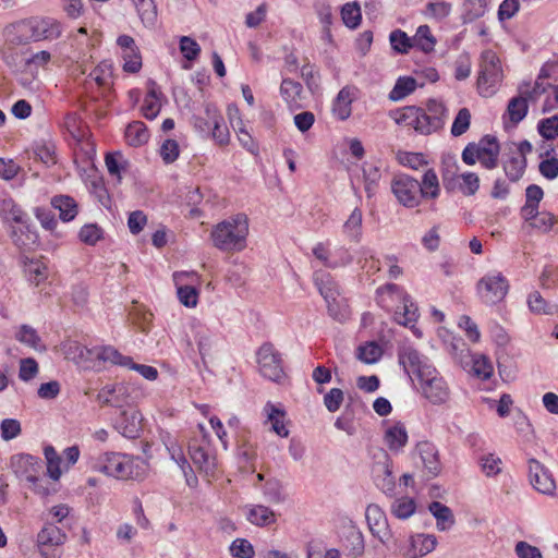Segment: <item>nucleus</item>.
<instances>
[{"label": "nucleus", "mask_w": 558, "mask_h": 558, "mask_svg": "<svg viewBox=\"0 0 558 558\" xmlns=\"http://www.w3.org/2000/svg\"><path fill=\"white\" fill-rule=\"evenodd\" d=\"M97 401L101 405L123 408L130 403L129 387L124 384L106 385L97 393Z\"/></svg>", "instance_id": "nucleus-14"}, {"label": "nucleus", "mask_w": 558, "mask_h": 558, "mask_svg": "<svg viewBox=\"0 0 558 558\" xmlns=\"http://www.w3.org/2000/svg\"><path fill=\"white\" fill-rule=\"evenodd\" d=\"M51 205L54 209L59 210L60 219L63 221H71L77 215V205L70 196H54L51 199Z\"/></svg>", "instance_id": "nucleus-34"}, {"label": "nucleus", "mask_w": 558, "mask_h": 558, "mask_svg": "<svg viewBox=\"0 0 558 558\" xmlns=\"http://www.w3.org/2000/svg\"><path fill=\"white\" fill-rule=\"evenodd\" d=\"M418 86H424V82L418 84L412 76H400L396 81L393 88L390 90L388 98L391 101H400L414 93Z\"/></svg>", "instance_id": "nucleus-29"}, {"label": "nucleus", "mask_w": 558, "mask_h": 558, "mask_svg": "<svg viewBox=\"0 0 558 558\" xmlns=\"http://www.w3.org/2000/svg\"><path fill=\"white\" fill-rule=\"evenodd\" d=\"M28 280L35 286H39L47 279V266L40 260H31L26 266Z\"/></svg>", "instance_id": "nucleus-56"}, {"label": "nucleus", "mask_w": 558, "mask_h": 558, "mask_svg": "<svg viewBox=\"0 0 558 558\" xmlns=\"http://www.w3.org/2000/svg\"><path fill=\"white\" fill-rule=\"evenodd\" d=\"M494 367L490 360L483 354L472 356V373L482 379H488L493 374Z\"/></svg>", "instance_id": "nucleus-52"}, {"label": "nucleus", "mask_w": 558, "mask_h": 558, "mask_svg": "<svg viewBox=\"0 0 558 558\" xmlns=\"http://www.w3.org/2000/svg\"><path fill=\"white\" fill-rule=\"evenodd\" d=\"M482 472L486 476H496L501 472L502 461L499 457L494 453H488L480 459Z\"/></svg>", "instance_id": "nucleus-57"}, {"label": "nucleus", "mask_w": 558, "mask_h": 558, "mask_svg": "<svg viewBox=\"0 0 558 558\" xmlns=\"http://www.w3.org/2000/svg\"><path fill=\"white\" fill-rule=\"evenodd\" d=\"M248 219L244 214L231 216L217 225L210 231L213 245L226 253L241 252L247 245Z\"/></svg>", "instance_id": "nucleus-3"}, {"label": "nucleus", "mask_w": 558, "mask_h": 558, "mask_svg": "<svg viewBox=\"0 0 558 558\" xmlns=\"http://www.w3.org/2000/svg\"><path fill=\"white\" fill-rule=\"evenodd\" d=\"M364 190L368 198L376 194L381 179V166L379 162H365L362 167Z\"/></svg>", "instance_id": "nucleus-28"}, {"label": "nucleus", "mask_w": 558, "mask_h": 558, "mask_svg": "<svg viewBox=\"0 0 558 558\" xmlns=\"http://www.w3.org/2000/svg\"><path fill=\"white\" fill-rule=\"evenodd\" d=\"M44 454L47 461L48 476L53 481H58L62 473L60 469L61 457L52 446H46L44 449Z\"/></svg>", "instance_id": "nucleus-50"}, {"label": "nucleus", "mask_w": 558, "mask_h": 558, "mask_svg": "<svg viewBox=\"0 0 558 558\" xmlns=\"http://www.w3.org/2000/svg\"><path fill=\"white\" fill-rule=\"evenodd\" d=\"M422 198H437L440 192L438 177L433 169H428L421 183Z\"/></svg>", "instance_id": "nucleus-48"}, {"label": "nucleus", "mask_w": 558, "mask_h": 558, "mask_svg": "<svg viewBox=\"0 0 558 558\" xmlns=\"http://www.w3.org/2000/svg\"><path fill=\"white\" fill-rule=\"evenodd\" d=\"M398 359L405 373L417 383L425 377H428L432 371L436 367L432 361L412 345H403L398 351Z\"/></svg>", "instance_id": "nucleus-7"}, {"label": "nucleus", "mask_w": 558, "mask_h": 558, "mask_svg": "<svg viewBox=\"0 0 558 558\" xmlns=\"http://www.w3.org/2000/svg\"><path fill=\"white\" fill-rule=\"evenodd\" d=\"M123 70L129 73H137L142 68V57L138 48L122 52Z\"/></svg>", "instance_id": "nucleus-61"}, {"label": "nucleus", "mask_w": 558, "mask_h": 558, "mask_svg": "<svg viewBox=\"0 0 558 558\" xmlns=\"http://www.w3.org/2000/svg\"><path fill=\"white\" fill-rule=\"evenodd\" d=\"M418 391L430 403L439 405L446 403L450 398V389L447 381L435 368L428 377L425 375L418 381Z\"/></svg>", "instance_id": "nucleus-11"}, {"label": "nucleus", "mask_w": 558, "mask_h": 558, "mask_svg": "<svg viewBox=\"0 0 558 558\" xmlns=\"http://www.w3.org/2000/svg\"><path fill=\"white\" fill-rule=\"evenodd\" d=\"M527 304L532 312L537 314H553L555 305H549L539 292H532L527 298Z\"/></svg>", "instance_id": "nucleus-63"}, {"label": "nucleus", "mask_w": 558, "mask_h": 558, "mask_svg": "<svg viewBox=\"0 0 558 558\" xmlns=\"http://www.w3.org/2000/svg\"><path fill=\"white\" fill-rule=\"evenodd\" d=\"M527 101L521 94L510 99L507 111L513 123H519L525 118L529 109Z\"/></svg>", "instance_id": "nucleus-47"}, {"label": "nucleus", "mask_w": 558, "mask_h": 558, "mask_svg": "<svg viewBox=\"0 0 558 558\" xmlns=\"http://www.w3.org/2000/svg\"><path fill=\"white\" fill-rule=\"evenodd\" d=\"M392 50L399 54H407L413 48L411 37L402 29H395L389 34Z\"/></svg>", "instance_id": "nucleus-45"}, {"label": "nucleus", "mask_w": 558, "mask_h": 558, "mask_svg": "<svg viewBox=\"0 0 558 558\" xmlns=\"http://www.w3.org/2000/svg\"><path fill=\"white\" fill-rule=\"evenodd\" d=\"M246 519L250 523L256 526H269L277 521V515L274 510L264 505H250L246 507Z\"/></svg>", "instance_id": "nucleus-24"}, {"label": "nucleus", "mask_w": 558, "mask_h": 558, "mask_svg": "<svg viewBox=\"0 0 558 558\" xmlns=\"http://www.w3.org/2000/svg\"><path fill=\"white\" fill-rule=\"evenodd\" d=\"M365 518L373 536L384 542V536L387 534V518L381 508L374 504L368 505L365 511Z\"/></svg>", "instance_id": "nucleus-22"}, {"label": "nucleus", "mask_w": 558, "mask_h": 558, "mask_svg": "<svg viewBox=\"0 0 558 558\" xmlns=\"http://www.w3.org/2000/svg\"><path fill=\"white\" fill-rule=\"evenodd\" d=\"M487 9L486 0H465L462 5L464 22H473L482 17Z\"/></svg>", "instance_id": "nucleus-44"}, {"label": "nucleus", "mask_w": 558, "mask_h": 558, "mask_svg": "<svg viewBox=\"0 0 558 558\" xmlns=\"http://www.w3.org/2000/svg\"><path fill=\"white\" fill-rule=\"evenodd\" d=\"M446 116V106L436 99H429L425 109L407 106L391 114L397 124L412 128L421 135H429L441 130L445 125Z\"/></svg>", "instance_id": "nucleus-1"}, {"label": "nucleus", "mask_w": 558, "mask_h": 558, "mask_svg": "<svg viewBox=\"0 0 558 558\" xmlns=\"http://www.w3.org/2000/svg\"><path fill=\"white\" fill-rule=\"evenodd\" d=\"M452 4L446 0H429L424 9V15L428 19L441 21L451 13Z\"/></svg>", "instance_id": "nucleus-42"}, {"label": "nucleus", "mask_w": 558, "mask_h": 558, "mask_svg": "<svg viewBox=\"0 0 558 558\" xmlns=\"http://www.w3.org/2000/svg\"><path fill=\"white\" fill-rule=\"evenodd\" d=\"M65 541L66 534L54 523L47 522L37 534L36 546L44 558H60L58 551Z\"/></svg>", "instance_id": "nucleus-10"}, {"label": "nucleus", "mask_w": 558, "mask_h": 558, "mask_svg": "<svg viewBox=\"0 0 558 558\" xmlns=\"http://www.w3.org/2000/svg\"><path fill=\"white\" fill-rule=\"evenodd\" d=\"M102 236V230L94 223L85 225L78 232L80 240L87 245H95Z\"/></svg>", "instance_id": "nucleus-64"}, {"label": "nucleus", "mask_w": 558, "mask_h": 558, "mask_svg": "<svg viewBox=\"0 0 558 558\" xmlns=\"http://www.w3.org/2000/svg\"><path fill=\"white\" fill-rule=\"evenodd\" d=\"M9 466L17 478L26 482L36 480V475L43 473L40 458L29 453L13 454L10 458Z\"/></svg>", "instance_id": "nucleus-12"}, {"label": "nucleus", "mask_w": 558, "mask_h": 558, "mask_svg": "<svg viewBox=\"0 0 558 558\" xmlns=\"http://www.w3.org/2000/svg\"><path fill=\"white\" fill-rule=\"evenodd\" d=\"M391 192L397 201L407 208H415L421 204V183L408 174H398L392 179Z\"/></svg>", "instance_id": "nucleus-8"}, {"label": "nucleus", "mask_w": 558, "mask_h": 558, "mask_svg": "<svg viewBox=\"0 0 558 558\" xmlns=\"http://www.w3.org/2000/svg\"><path fill=\"white\" fill-rule=\"evenodd\" d=\"M411 43L413 44V48L424 53H429L435 50L437 39L432 34L428 25H420L414 36L411 37Z\"/></svg>", "instance_id": "nucleus-30"}, {"label": "nucleus", "mask_w": 558, "mask_h": 558, "mask_svg": "<svg viewBox=\"0 0 558 558\" xmlns=\"http://www.w3.org/2000/svg\"><path fill=\"white\" fill-rule=\"evenodd\" d=\"M17 43L53 40L61 36V23L52 17H32L15 25Z\"/></svg>", "instance_id": "nucleus-4"}, {"label": "nucleus", "mask_w": 558, "mask_h": 558, "mask_svg": "<svg viewBox=\"0 0 558 558\" xmlns=\"http://www.w3.org/2000/svg\"><path fill=\"white\" fill-rule=\"evenodd\" d=\"M205 113L213 123V128L210 130L213 138L219 145L228 144L230 140V133L227 125L225 124L223 117L217 107L211 104H207L205 106Z\"/></svg>", "instance_id": "nucleus-20"}, {"label": "nucleus", "mask_w": 558, "mask_h": 558, "mask_svg": "<svg viewBox=\"0 0 558 558\" xmlns=\"http://www.w3.org/2000/svg\"><path fill=\"white\" fill-rule=\"evenodd\" d=\"M405 294V291L401 287L395 283H387L376 290V302L380 307L392 311L397 306V303H400L401 300L404 299Z\"/></svg>", "instance_id": "nucleus-19"}, {"label": "nucleus", "mask_w": 558, "mask_h": 558, "mask_svg": "<svg viewBox=\"0 0 558 558\" xmlns=\"http://www.w3.org/2000/svg\"><path fill=\"white\" fill-rule=\"evenodd\" d=\"M471 124V112L468 108H461L451 125V135L454 137L461 136L464 134Z\"/></svg>", "instance_id": "nucleus-55"}, {"label": "nucleus", "mask_w": 558, "mask_h": 558, "mask_svg": "<svg viewBox=\"0 0 558 558\" xmlns=\"http://www.w3.org/2000/svg\"><path fill=\"white\" fill-rule=\"evenodd\" d=\"M428 509L437 520L438 530L445 531L453 524V515L449 507L439 501H433Z\"/></svg>", "instance_id": "nucleus-41"}, {"label": "nucleus", "mask_w": 558, "mask_h": 558, "mask_svg": "<svg viewBox=\"0 0 558 558\" xmlns=\"http://www.w3.org/2000/svg\"><path fill=\"white\" fill-rule=\"evenodd\" d=\"M0 217L4 222L27 225V214L10 197L0 201Z\"/></svg>", "instance_id": "nucleus-25"}, {"label": "nucleus", "mask_w": 558, "mask_h": 558, "mask_svg": "<svg viewBox=\"0 0 558 558\" xmlns=\"http://www.w3.org/2000/svg\"><path fill=\"white\" fill-rule=\"evenodd\" d=\"M415 450L428 473V477H435L440 471L438 452L435 445L429 441H420Z\"/></svg>", "instance_id": "nucleus-21"}, {"label": "nucleus", "mask_w": 558, "mask_h": 558, "mask_svg": "<svg viewBox=\"0 0 558 558\" xmlns=\"http://www.w3.org/2000/svg\"><path fill=\"white\" fill-rule=\"evenodd\" d=\"M383 355L381 348L374 341L361 345L357 350V359L366 364H374Z\"/></svg>", "instance_id": "nucleus-53"}, {"label": "nucleus", "mask_w": 558, "mask_h": 558, "mask_svg": "<svg viewBox=\"0 0 558 558\" xmlns=\"http://www.w3.org/2000/svg\"><path fill=\"white\" fill-rule=\"evenodd\" d=\"M352 90L345 86L338 93L333 105L332 111L340 119L345 120L351 114Z\"/></svg>", "instance_id": "nucleus-37"}, {"label": "nucleus", "mask_w": 558, "mask_h": 558, "mask_svg": "<svg viewBox=\"0 0 558 558\" xmlns=\"http://www.w3.org/2000/svg\"><path fill=\"white\" fill-rule=\"evenodd\" d=\"M343 23L350 28H356L361 23V9L357 3H347L342 11Z\"/></svg>", "instance_id": "nucleus-58"}, {"label": "nucleus", "mask_w": 558, "mask_h": 558, "mask_svg": "<svg viewBox=\"0 0 558 558\" xmlns=\"http://www.w3.org/2000/svg\"><path fill=\"white\" fill-rule=\"evenodd\" d=\"M395 320L402 326L412 327L416 322L417 306L411 301L410 295L405 294L401 300L400 305L395 307Z\"/></svg>", "instance_id": "nucleus-26"}, {"label": "nucleus", "mask_w": 558, "mask_h": 558, "mask_svg": "<svg viewBox=\"0 0 558 558\" xmlns=\"http://www.w3.org/2000/svg\"><path fill=\"white\" fill-rule=\"evenodd\" d=\"M437 545V538L432 534H416L411 536L410 546L404 553L405 558H421L432 553Z\"/></svg>", "instance_id": "nucleus-17"}, {"label": "nucleus", "mask_w": 558, "mask_h": 558, "mask_svg": "<svg viewBox=\"0 0 558 558\" xmlns=\"http://www.w3.org/2000/svg\"><path fill=\"white\" fill-rule=\"evenodd\" d=\"M476 289L483 303L495 305L508 294L509 281L500 271L494 270L478 280Z\"/></svg>", "instance_id": "nucleus-6"}, {"label": "nucleus", "mask_w": 558, "mask_h": 558, "mask_svg": "<svg viewBox=\"0 0 558 558\" xmlns=\"http://www.w3.org/2000/svg\"><path fill=\"white\" fill-rule=\"evenodd\" d=\"M179 44H180V51L186 60L193 61L199 56L201 46L192 37L182 36L180 38Z\"/></svg>", "instance_id": "nucleus-62"}, {"label": "nucleus", "mask_w": 558, "mask_h": 558, "mask_svg": "<svg viewBox=\"0 0 558 558\" xmlns=\"http://www.w3.org/2000/svg\"><path fill=\"white\" fill-rule=\"evenodd\" d=\"M105 163L110 175L121 181V173L126 168V160L120 151L108 153L105 157Z\"/></svg>", "instance_id": "nucleus-49"}, {"label": "nucleus", "mask_w": 558, "mask_h": 558, "mask_svg": "<svg viewBox=\"0 0 558 558\" xmlns=\"http://www.w3.org/2000/svg\"><path fill=\"white\" fill-rule=\"evenodd\" d=\"M363 214L359 207H355L349 218L343 223V233L352 242L359 243L362 239Z\"/></svg>", "instance_id": "nucleus-31"}, {"label": "nucleus", "mask_w": 558, "mask_h": 558, "mask_svg": "<svg viewBox=\"0 0 558 558\" xmlns=\"http://www.w3.org/2000/svg\"><path fill=\"white\" fill-rule=\"evenodd\" d=\"M529 478L531 485L541 494H554L556 484L550 472L535 459L529 460Z\"/></svg>", "instance_id": "nucleus-13"}, {"label": "nucleus", "mask_w": 558, "mask_h": 558, "mask_svg": "<svg viewBox=\"0 0 558 558\" xmlns=\"http://www.w3.org/2000/svg\"><path fill=\"white\" fill-rule=\"evenodd\" d=\"M345 548L348 554L354 558L362 556L364 553V536L355 525H351L347 532Z\"/></svg>", "instance_id": "nucleus-36"}, {"label": "nucleus", "mask_w": 558, "mask_h": 558, "mask_svg": "<svg viewBox=\"0 0 558 558\" xmlns=\"http://www.w3.org/2000/svg\"><path fill=\"white\" fill-rule=\"evenodd\" d=\"M15 339L36 351L45 350L41 338L37 333L36 329L29 325H21L15 332Z\"/></svg>", "instance_id": "nucleus-33"}, {"label": "nucleus", "mask_w": 558, "mask_h": 558, "mask_svg": "<svg viewBox=\"0 0 558 558\" xmlns=\"http://www.w3.org/2000/svg\"><path fill=\"white\" fill-rule=\"evenodd\" d=\"M229 549L234 558H253L255 555L252 544L245 538L234 539Z\"/></svg>", "instance_id": "nucleus-60"}, {"label": "nucleus", "mask_w": 558, "mask_h": 558, "mask_svg": "<svg viewBox=\"0 0 558 558\" xmlns=\"http://www.w3.org/2000/svg\"><path fill=\"white\" fill-rule=\"evenodd\" d=\"M504 77L500 59L495 51L487 49L481 53L477 90L481 96L489 97L497 90Z\"/></svg>", "instance_id": "nucleus-5"}, {"label": "nucleus", "mask_w": 558, "mask_h": 558, "mask_svg": "<svg viewBox=\"0 0 558 558\" xmlns=\"http://www.w3.org/2000/svg\"><path fill=\"white\" fill-rule=\"evenodd\" d=\"M416 509V504L413 498L404 496L397 498L391 505V513L401 520L409 519Z\"/></svg>", "instance_id": "nucleus-46"}, {"label": "nucleus", "mask_w": 558, "mask_h": 558, "mask_svg": "<svg viewBox=\"0 0 558 558\" xmlns=\"http://www.w3.org/2000/svg\"><path fill=\"white\" fill-rule=\"evenodd\" d=\"M189 453L193 463L201 472L213 474L216 468V459L204 447L191 445Z\"/></svg>", "instance_id": "nucleus-27"}, {"label": "nucleus", "mask_w": 558, "mask_h": 558, "mask_svg": "<svg viewBox=\"0 0 558 558\" xmlns=\"http://www.w3.org/2000/svg\"><path fill=\"white\" fill-rule=\"evenodd\" d=\"M96 359L123 367H129L132 361V357L121 354L116 348L111 345L97 348Z\"/></svg>", "instance_id": "nucleus-39"}, {"label": "nucleus", "mask_w": 558, "mask_h": 558, "mask_svg": "<svg viewBox=\"0 0 558 558\" xmlns=\"http://www.w3.org/2000/svg\"><path fill=\"white\" fill-rule=\"evenodd\" d=\"M94 469L117 480L140 481L146 476L148 464L141 457L107 451L96 458Z\"/></svg>", "instance_id": "nucleus-2"}, {"label": "nucleus", "mask_w": 558, "mask_h": 558, "mask_svg": "<svg viewBox=\"0 0 558 558\" xmlns=\"http://www.w3.org/2000/svg\"><path fill=\"white\" fill-rule=\"evenodd\" d=\"M264 412L266 413L268 421L271 423V429L280 437H287L289 435V430L283 424L284 412L271 402L266 403Z\"/></svg>", "instance_id": "nucleus-35"}, {"label": "nucleus", "mask_w": 558, "mask_h": 558, "mask_svg": "<svg viewBox=\"0 0 558 558\" xmlns=\"http://www.w3.org/2000/svg\"><path fill=\"white\" fill-rule=\"evenodd\" d=\"M459 190L468 196L474 195L480 189V178L474 172H463L457 175Z\"/></svg>", "instance_id": "nucleus-54"}, {"label": "nucleus", "mask_w": 558, "mask_h": 558, "mask_svg": "<svg viewBox=\"0 0 558 558\" xmlns=\"http://www.w3.org/2000/svg\"><path fill=\"white\" fill-rule=\"evenodd\" d=\"M263 495L265 499L275 505L284 502L286 495L283 493V486L280 481L276 478L267 480L263 486Z\"/></svg>", "instance_id": "nucleus-43"}, {"label": "nucleus", "mask_w": 558, "mask_h": 558, "mask_svg": "<svg viewBox=\"0 0 558 558\" xmlns=\"http://www.w3.org/2000/svg\"><path fill=\"white\" fill-rule=\"evenodd\" d=\"M537 131L545 140H555L558 136V116L542 119L537 124Z\"/></svg>", "instance_id": "nucleus-59"}, {"label": "nucleus", "mask_w": 558, "mask_h": 558, "mask_svg": "<svg viewBox=\"0 0 558 558\" xmlns=\"http://www.w3.org/2000/svg\"><path fill=\"white\" fill-rule=\"evenodd\" d=\"M256 355L259 372L265 378L279 383L284 377L281 354L272 343H263Z\"/></svg>", "instance_id": "nucleus-9"}, {"label": "nucleus", "mask_w": 558, "mask_h": 558, "mask_svg": "<svg viewBox=\"0 0 558 558\" xmlns=\"http://www.w3.org/2000/svg\"><path fill=\"white\" fill-rule=\"evenodd\" d=\"M314 284L326 303L336 301L340 295V288L335 278L327 271L316 270L313 275Z\"/></svg>", "instance_id": "nucleus-16"}, {"label": "nucleus", "mask_w": 558, "mask_h": 558, "mask_svg": "<svg viewBox=\"0 0 558 558\" xmlns=\"http://www.w3.org/2000/svg\"><path fill=\"white\" fill-rule=\"evenodd\" d=\"M526 167V158L523 156H512L505 165L506 175L513 182L518 181L524 173Z\"/></svg>", "instance_id": "nucleus-51"}, {"label": "nucleus", "mask_w": 558, "mask_h": 558, "mask_svg": "<svg viewBox=\"0 0 558 558\" xmlns=\"http://www.w3.org/2000/svg\"><path fill=\"white\" fill-rule=\"evenodd\" d=\"M159 95L160 93L157 90L156 83L149 82V87L142 107L143 114L148 120H154L160 111L161 106L159 101Z\"/></svg>", "instance_id": "nucleus-32"}, {"label": "nucleus", "mask_w": 558, "mask_h": 558, "mask_svg": "<svg viewBox=\"0 0 558 558\" xmlns=\"http://www.w3.org/2000/svg\"><path fill=\"white\" fill-rule=\"evenodd\" d=\"M142 414L136 411H122L113 424L114 429L123 437L134 439L142 430Z\"/></svg>", "instance_id": "nucleus-15"}, {"label": "nucleus", "mask_w": 558, "mask_h": 558, "mask_svg": "<svg viewBox=\"0 0 558 558\" xmlns=\"http://www.w3.org/2000/svg\"><path fill=\"white\" fill-rule=\"evenodd\" d=\"M125 138L131 146L137 147L148 142L149 132L141 121H134L126 126Z\"/></svg>", "instance_id": "nucleus-38"}, {"label": "nucleus", "mask_w": 558, "mask_h": 558, "mask_svg": "<svg viewBox=\"0 0 558 558\" xmlns=\"http://www.w3.org/2000/svg\"><path fill=\"white\" fill-rule=\"evenodd\" d=\"M280 94L291 108L303 107V86L292 78H283L280 85Z\"/></svg>", "instance_id": "nucleus-23"}, {"label": "nucleus", "mask_w": 558, "mask_h": 558, "mask_svg": "<svg viewBox=\"0 0 558 558\" xmlns=\"http://www.w3.org/2000/svg\"><path fill=\"white\" fill-rule=\"evenodd\" d=\"M137 14L146 26H153L157 20V5L154 0H131Z\"/></svg>", "instance_id": "nucleus-40"}, {"label": "nucleus", "mask_w": 558, "mask_h": 558, "mask_svg": "<svg viewBox=\"0 0 558 558\" xmlns=\"http://www.w3.org/2000/svg\"><path fill=\"white\" fill-rule=\"evenodd\" d=\"M408 432L403 423L396 422L388 426L384 434V441L387 448L393 453L403 451L408 444Z\"/></svg>", "instance_id": "nucleus-18"}]
</instances>
